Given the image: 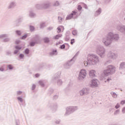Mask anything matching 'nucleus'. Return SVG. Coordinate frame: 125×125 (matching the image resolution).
Here are the masks:
<instances>
[{
	"instance_id": "nucleus-1",
	"label": "nucleus",
	"mask_w": 125,
	"mask_h": 125,
	"mask_svg": "<svg viewBox=\"0 0 125 125\" xmlns=\"http://www.w3.org/2000/svg\"><path fill=\"white\" fill-rule=\"evenodd\" d=\"M119 39H120L119 34L110 32L104 38H103L102 42L105 46H109L112 44L113 41H118Z\"/></svg>"
},
{
	"instance_id": "nucleus-2",
	"label": "nucleus",
	"mask_w": 125,
	"mask_h": 125,
	"mask_svg": "<svg viewBox=\"0 0 125 125\" xmlns=\"http://www.w3.org/2000/svg\"><path fill=\"white\" fill-rule=\"evenodd\" d=\"M99 62H100V59L97 55L91 54L88 57L87 61L84 62V65L86 66L88 65L94 66V65H97Z\"/></svg>"
},
{
	"instance_id": "nucleus-3",
	"label": "nucleus",
	"mask_w": 125,
	"mask_h": 125,
	"mask_svg": "<svg viewBox=\"0 0 125 125\" xmlns=\"http://www.w3.org/2000/svg\"><path fill=\"white\" fill-rule=\"evenodd\" d=\"M116 73V67L113 65H109L107 66L105 70L104 71V76H112Z\"/></svg>"
},
{
	"instance_id": "nucleus-4",
	"label": "nucleus",
	"mask_w": 125,
	"mask_h": 125,
	"mask_svg": "<svg viewBox=\"0 0 125 125\" xmlns=\"http://www.w3.org/2000/svg\"><path fill=\"white\" fill-rule=\"evenodd\" d=\"M96 51L97 54H98L101 58H104L106 50L103 46L101 45H98Z\"/></svg>"
},
{
	"instance_id": "nucleus-5",
	"label": "nucleus",
	"mask_w": 125,
	"mask_h": 125,
	"mask_svg": "<svg viewBox=\"0 0 125 125\" xmlns=\"http://www.w3.org/2000/svg\"><path fill=\"white\" fill-rule=\"evenodd\" d=\"M47 107L50 109V110H51L53 113H54V112H56V110H57V108H58V105L57 103L50 101L47 105Z\"/></svg>"
},
{
	"instance_id": "nucleus-6",
	"label": "nucleus",
	"mask_w": 125,
	"mask_h": 125,
	"mask_svg": "<svg viewBox=\"0 0 125 125\" xmlns=\"http://www.w3.org/2000/svg\"><path fill=\"white\" fill-rule=\"evenodd\" d=\"M78 110V106H69L66 108V112L64 114V116H67Z\"/></svg>"
},
{
	"instance_id": "nucleus-7",
	"label": "nucleus",
	"mask_w": 125,
	"mask_h": 125,
	"mask_svg": "<svg viewBox=\"0 0 125 125\" xmlns=\"http://www.w3.org/2000/svg\"><path fill=\"white\" fill-rule=\"evenodd\" d=\"M80 53L79 51H78L75 55V56L70 61H68L64 65V67L65 69H69L70 66H72L74 63H75V60H74L75 56H78Z\"/></svg>"
},
{
	"instance_id": "nucleus-8",
	"label": "nucleus",
	"mask_w": 125,
	"mask_h": 125,
	"mask_svg": "<svg viewBox=\"0 0 125 125\" xmlns=\"http://www.w3.org/2000/svg\"><path fill=\"white\" fill-rule=\"evenodd\" d=\"M86 77V70L84 69H82L79 73L78 76V80L82 81Z\"/></svg>"
},
{
	"instance_id": "nucleus-9",
	"label": "nucleus",
	"mask_w": 125,
	"mask_h": 125,
	"mask_svg": "<svg viewBox=\"0 0 125 125\" xmlns=\"http://www.w3.org/2000/svg\"><path fill=\"white\" fill-rule=\"evenodd\" d=\"M80 95L81 96H83V95H87L89 93V89L84 88L82 89L79 91Z\"/></svg>"
},
{
	"instance_id": "nucleus-10",
	"label": "nucleus",
	"mask_w": 125,
	"mask_h": 125,
	"mask_svg": "<svg viewBox=\"0 0 125 125\" xmlns=\"http://www.w3.org/2000/svg\"><path fill=\"white\" fill-rule=\"evenodd\" d=\"M50 6H51V2L50 1L47 0L42 3L43 9H47V8H49Z\"/></svg>"
},
{
	"instance_id": "nucleus-11",
	"label": "nucleus",
	"mask_w": 125,
	"mask_h": 125,
	"mask_svg": "<svg viewBox=\"0 0 125 125\" xmlns=\"http://www.w3.org/2000/svg\"><path fill=\"white\" fill-rule=\"evenodd\" d=\"M60 76H61V71H59L57 73L55 74V76L52 77V81L54 83H56V81L59 78H60Z\"/></svg>"
},
{
	"instance_id": "nucleus-12",
	"label": "nucleus",
	"mask_w": 125,
	"mask_h": 125,
	"mask_svg": "<svg viewBox=\"0 0 125 125\" xmlns=\"http://www.w3.org/2000/svg\"><path fill=\"white\" fill-rule=\"evenodd\" d=\"M23 21V17H19V18L14 22V25L15 27H18L20 25V23Z\"/></svg>"
},
{
	"instance_id": "nucleus-13",
	"label": "nucleus",
	"mask_w": 125,
	"mask_h": 125,
	"mask_svg": "<svg viewBox=\"0 0 125 125\" xmlns=\"http://www.w3.org/2000/svg\"><path fill=\"white\" fill-rule=\"evenodd\" d=\"M37 17V14L34 12V10L30 9L29 13V17L30 18H35Z\"/></svg>"
},
{
	"instance_id": "nucleus-14",
	"label": "nucleus",
	"mask_w": 125,
	"mask_h": 125,
	"mask_svg": "<svg viewBox=\"0 0 125 125\" xmlns=\"http://www.w3.org/2000/svg\"><path fill=\"white\" fill-rule=\"evenodd\" d=\"M76 14H77V12H76V11H72L71 14H70L66 17L65 20H70V19H72L74 15H76Z\"/></svg>"
},
{
	"instance_id": "nucleus-15",
	"label": "nucleus",
	"mask_w": 125,
	"mask_h": 125,
	"mask_svg": "<svg viewBox=\"0 0 125 125\" xmlns=\"http://www.w3.org/2000/svg\"><path fill=\"white\" fill-rule=\"evenodd\" d=\"M107 57L110 58L111 59H114L116 57V54L114 52L110 51L107 54Z\"/></svg>"
},
{
	"instance_id": "nucleus-16",
	"label": "nucleus",
	"mask_w": 125,
	"mask_h": 125,
	"mask_svg": "<svg viewBox=\"0 0 125 125\" xmlns=\"http://www.w3.org/2000/svg\"><path fill=\"white\" fill-rule=\"evenodd\" d=\"M40 38L39 35H36L34 37H33V39H32V40L37 44L40 42Z\"/></svg>"
},
{
	"instance_id": "nucleus-17",
	"label": "nucleus",
	"mask_w": 125,
	"mask_h": 125,
	"mask_svg": "<svg viewBox=\"0 0 125 125\" xmlns=\"http://www.w3.org/2000/svg\"><path fill=\"white\" fill-rule=\"evenodd\" d=\"M91 86H92V87H97L98 86V84L97 83V81L95 80H93L92 81Z\"/></svg>"
},
{
	"instance_id": "nucleus-18",
	"label": "nucleus",
	"mask_w": 125,
	"mask_h": 125,
	"mask_svg": "<svg viewBox=\"0 0 125 125\" xmlns=\"http://www.w3.org/2000/svg\"><path fill=\"white\" fill-rule=\"evenodd\" d=\"M70 35H71V32L70 31H67L65 33V41L66 42H69L70 41Z\"/></svg>"
},
{
	"instance_id": "nucleus-19",
	"label": "nucleus",
	"mask_w": 125,
	"mask_h": 125,
	"mask_svg": "<svg viewBox=\"0 0 125 125\" xmlns=\"http://www.w3.org/2000/svg\"><path fill=\"white\" fill-rule=\"evenodd\" d=\"M15 6H16V2H15V1H12L10 3L8 8V9H10L11 8H13V7H14Z\"/></svg>"
},
{
	"instance_id": "nucleus-20",
	"label": "nucleus",
	"mask_w": 125,
	"mask_h": 125,
	"mask_svg": "<svg viewBox=\"0 0 125 125\" xmlns=\"http://www.w3.org/2000/svg\"><path fill=\"white\" fill-rule=\"evenodd\" d=\"M89 75L90 78H94L95 77V70H91L89 72Z\"/></svg>"
},
{
	"instance_id": "nucleus-21",
	"label": "nucleus",
	"mask_w": 125,
	"mask_h": 125,
	"mask_svg": "<svg viewBox=\"0 0 125 125\" xmlns=\"http://www.w3.org/2000/svg\"><path fill=\"white\" fill-rule=\"evenodd\" d=\"M101 12H102V9H101V8H99L98 10L96 11L95 13V16H99V15H100V14H101Z\"/></svg>"
},
{
	"instance_id": "nucleus-22",
	"label": "nucleus",
	"mask_w": 125,
	"mask_h": 125,
	"mask_svg": "<svg viewBox=\"0 0 125 125\" xmlns=\"http://www.w3.org/2000/svg\"><path fill=\"white\" fill-rule=\"evenodd\" d=\"M124 25H118L117 26V30L120 32L121 33H123V28Z\"/></svg>"
},
{
	"instance_id": "nucleus-23",
	"label": "nucleus",
	"mask_w": 125,
	"mask_h": 125,
	"mask_svg": "<svg viewBox=\"0 0 125 125\" xmlns=\"http://www.w3.org/2000/svg\"><path fill=\"white\" fill-rule=\"evenodd\" d=\"M57 50L53 49L52 52L49 53L50 56H53V55H57Z\"/></svg>"
},
{
	"instance_id": "nucleus-24",
	"label": "nucleus",
	"mask_w": 125,
	"mask_h": 125,
	"mask_svg": "<svg viewBox=\"0 0 125 125\" xmlns=\"http://www.w3.org/2000/svg\"><path fill=\"white\" fill-rule=\"evenodd\" d=\"M125 69V62H122L120 64L119 70H124Z\"/></svg>"
},
{
	"instance_id": "nucleus-25",
	"label": "nucleus",
	"mask_w": 125,
	"mask_h": 125,
	"mask_svg": "<svg viewBox=\"0 0 125 125\" xmlns=\"http://www.w3.org/2000/svg\"><path fill=\"white\" fill-rule=\"evenodd\" d=\"M65 47H66L65 49ZM70 48V45H69V44L65 43V44H63V49H65V50H68V49Z\"/></svg>"
},
{
	"instance_id": "nucleus-26",
	"label": "nucleus",
	"mask_w": 125,
	"mask_h": 125,
	"mask_svg": "<svg viewBox=\"0 0 125 125\" xmlns=\"http://www.w3.org/2000/svg\"><path fill=\"white\" fill-rule=\"evenodd\" d=\"M35 7L37 9H41L42 8V4H37L35 5Z\"/></svg>"
},
{
	"instance_id": "nucleus-27",
	"label": "nucleus",
	"mask_w": 125,
	"mask_h": 125,
	"mask_svg": "<svg viewBox=\"0 0 125 125\" xmlns=\"http://www.w3.org/2000/svg\"><path fill=\"white\" fill-rule=\"evenodd\" d=\"M23 53H24V54H25V55H28V54H29L30 53V49H29V48H26L24 50Z\"/></svg>"
},
{
	"instance_id": "nucleus-28",
	"label": "nucleus",
	"mask_w": 125,
	"mask_h": 125,
	"mask_svg": "<svg viewBox=\"0 0 125 125\" xmlns=\"http://www.w3.org/2000/svg\"><path fill=\"white\" fill-rule=\"evenodd\" d=\"M44 42L45 43H48L50 41L49 40V38L48 37H45L43 38Z\"/></svg>"
},
{
	"instance_id": "nucleus-29",
	"label": "nucleus",
	"mask_w": 125,
	"mask_h": 125,
	"mask_svg": "<svg viewBox=\"0 0 125 125\" xmlns=\"http://www.w3.org/2000/svg\"><path fill=\"white\" fill-rule=\"evenodd\" d=\"M57 83L58 85H59V86H60V85H62V83H63V82L61 79L58 80Z\"/></svg>"
},
{
	"instance_id": "nucleus-30",
	"label": "nucleus",
	"mask_w": 125,
	"mask_h": 125,
	"mask_svg": "<svg viewBox=\"0 0 125 125\" xmlns=\"http://www.w3.org/2000/svg\"><path fill=\"white\" fill-rule=\"evenodd\" d=\"M61 37H62V34H58L54 36L53 39L54 40H58V39H59V38H61Z\"/></svg>"
},
{
	"instance_id": "nucleus-31",
	"label": "nucleus",
	"mask_w": 125,
	"mask_h": 125,
	"mask_svg": "<svg viewBox=\"0 0 125 125\" xmlns=\"http://www.w3.org/2000/svg\"><path fill=\"white\" fill-rule=\"evenodd\" d=\"M110 94L112 95L113 98H117V97H118L117 95L116 94L115 92H111Z\"/></svg>"
},
{
	"instance_id": "nucleus-32",
	"label": "nucleus",
	"mask_w": 125,
	"mask_h": 125,
	"mask_svg": "<svg viewBox=\"0 0 125 125\" xmlns=\"http://www.w3.org/2000/svg\"><path fill=\"white\" fill-rule=\"evenodd\" d=\"M4 38H8V34H1V35H0V39H4Z\"/></svg>"
},
{
	"instance_id": "nucleus-33",
	"label": "nucleus",
	"mask_w": 125,
	"mask_h": 125,
	"mask_svg": "<svg viewBox=\"0 0 125 125\" xmlns=\"http://www.w3.org/2000/svg\"><path fill=\"white\" fill-rule=\"evenodd\" d=\"M53 92H54V90H53V89H52V88L49 89L48 92V95L50 96V95H51V94H52L53 93Z\"/></svg>"
},
{
	"instance_id": "nucleus-34",
	"label": "nucleus",
	"mask_w": 125,
	"mask_h": 125,
	"mask_svg": "<svg viewBox=\"0 0 125 125\" xmlns=\"http://www.w3.org/2000/svg\"><path fill=\"white\" fill-rule=\"evenodd\" d=\"M15 33L17 36H20L22 35V31H21V30H16Z\"/></svg>"
},
{
	"instance_id": "nucleus-35",
	"label": "nucleus",
	"mask_w": 125,
	"mask_h": 125,
	"mask_svg": "<svg viewBox=\"0 0 125 125\" xmlns=\"http://www.w3.org/2000/svg\"><path fill=\"white\" fill-rule=\"evenodd\" d=\"M29 28L30 32H34V31H35V26L33 25H29Z\"/></svg>"
},
{
	"instance_id": "nucleus-36",
	"label": "nucleus",
	"mask_w": 125,
	"mask_h": 125,
	"mask_svg": "<svg viewBox=\"0 0 125 125\" xmlns=\"http://www.w3.org/2000/svg\"><path fill=\"white\" fill-rule=\"evenodd\" d=\"M36 44H38V43H37L35 42L34 41H31L30 43H29V45L30 46H35V45Z\"/></svg>"
},
{
	"instance_id": "nucleus-37",
	"label": "nucleus",
	"mask_w": 125,
	"mask_h": 125,
	"mask_svg": "<svg viewBox=\"0 0 125 125\" xmlns=\"http://www.w3.org/2000/svg\"><path fill=\"white\" fill-rule=\"evenodd\" d=\"M6 55L7 56H11L12 55V53L11 52V51H6Z\"/></svg>"
},
{
	"instance_id": "nucleus-38",
	"label": "nucleus",
	"mask_w": 125,
	"mask_h": 125,
	"mask_svg": "<svg viewBox=\"0 0 125 125\" xmlns=\"http://www.w3.org/2000/svg\"><path fill=\"white\" fill-rule=\"evenodd\" d=\"M7 68H8L9 70H13V65H12V64H8Z\"/></svg>"
},
{
	"instance_id": "nucleus-39",
	"label": "nucleus",
	"mask_w": 125,
	"mask_h": 125,
	"mask_svg": "<svg viewBox=\"0 0 125 125\" xmlns=\"http://www.w3.org/2000/svg\"><path fill=\"white\" fill-rule=\"evenodd\" d=\"M15 48L19 51V50H21V49H22V47H20L19 45H16L15 46Z\"/></svg>"
},
{
	"instance_id": "nucleus-40",
	"label": "nucleus",
	"mask_w": 125,
	"mask_h": 125,
	"mask_svg": "<svg viewBox=\"0 0 125 125\" xmlns=\"http://www.w3.org/2000/svg\"><path fill=\"white\" fill-rule=\"evenodd\" d=\"M53 5V6H58L59 5V1H56L54 2Z\"/></svg>"
},
{
	"instance_id": "nucleus-41",
	"label": "nucleus",
	"mask_w": 125,
	"mask_h": 125,
	"mask_svg": "<svg viewBox=\"0 0 125 125\" xmlns=\"http://www.w3.org/2000/svg\"><path fill=\"white\" fill-rule=\"evenodd\" d=\"M17 99L18 101H19V102H21V103H23V99L22 98V97H18L17 98Z\"/></svg>"
},
{
	"instance_id": "nucleus-42",
	"label": "nucleus",
	"mask_w": 125,
	"mask_h": 125,
	"mask_svg": "<svg viewBox=\"0 0 125 125\" xmlns=\"http://www.w3.org/2000/svg\"><path fill=\"white\" fill-rule=\"evenodd\" d=\"M72 34L73 36H77L78 34V31L76 30H74L72 31Z\"/></svg>"
},
{
	"instance_id": "nucleus-43",
	"label": "nucleus",
	"mask_w": 125,
	"mask_h": 125,
	"mask_svg": "<svg viewBox=\"0 0 125 125\" xmlns=\"http://www.w3.org/2000/svg\"><path fill=\"white\" fill-rule=\"evenodd\" d=\"M9 41H10V38H5V39H3V42H7Z\"/></svg>"
},
{
	"instance_id": "nucleus-44",
	"label": "nucleus",
	"mask_w": 125,
	"mask_h": 125,
	"mask_svg": "<svg viewBox=\"0 0 125 125\" xmlns=\"http://www.w3.org/2000/svg\"><path fill=\"white\" fill-rule=\"evenodd\" d=\"M43 67H44V64L41 63V64H40L38 70H41V69H42V68H43Z\"/></svg>"
},
{
	"instance_id": "nucleus-45",
	"label": "nucleus",
	"mask_w": 125,
	"mask_h": 125,
	"mask_svg": "<svg viewBox=\"0 0 125 125\" xmlns=\"http://www.w3.org/2000/svg\"><path fill=\"white\" fill-rule=\"evenodd\" d=\"M39 84H40V85H41V86H42V87H44V84L43 83V82L42 81H40L39 82Z\"/></svg>"
},
{
	"instance_id": "nucleus-46",
	"label": "nucleus",
	"mask_w": 125,
	"mask_h": 125,
	"mask_svg": "<svg viewBox=\"0 0 125 125\" xmlns=\"http://www.w3.org/2000/svg\"><path fill=\"white\" fill-rule=\"evenodd\" d=\"M27 37H28V34H25V35L22 36L21 38V40H25V39H27Z\"/></svg>"
},
{
	"instance_id": "nucleus-47",
	"label": "nucleus",
	"mask_w": 125,
	"mask_h": 125,
	"mask_svg": "<svg viewBox=\"0 0 125 125\" xmlns=\"http://www.w3.org/2000/svg\"><path fill=\"white\" fill-rule=\"evenodd\" d=\"M24 54H20L19 55V58H20V59H23V58H24Z\"/></svg>"
},
{
	"instance_id": "nucleus-48",
	"label": "nucleus",
	"mask_w": 125,
	"mask_h": 125,
	"mask_svg": "<svg viewBox=\"0 0 125 125\" xmlns=\"http://www.w3.org/2000/svg\"><path fill=\"white\" fill-rule=\"evenodd\" d=\"M58 97H59V96H58V95H55L53 97V100H56L57 99H58Z\"/></svg>"
},
{
	"instance_id": "nucleus-49",
	"label": "nucleus",
	"mask_w": 125,
	"mask_h": 125,
	"mask_svg": "<svg viewBox=\"0 0 125 125\" xmlns=\"http://www.w3.org/2000/svg\"><path fill=\"white\" fill-rule=\"evenodd\" d=\"M45 25V23H42L40 24V28H41V29H43V28H44Z\"/></svg>"
},
{
	"instance_id": "nucleus-50",
	"label": "nucleus",
	"mask_w": 125,
	"mask_h": 125,
	"mask_svg": "<svg viewBox=\"0 0 125 125\" xmlns=\"http://www.w3.org/2000/svg\"><path fill=\"white\" fill-rule=\"evenodd\" d=\"M120 114V109H117L114 112V115H119Z\"/></svg>"
},
{
	"instance_id": "nucleus-51",
	"label": "nucleus",
	"mask_w": 125,
	"mask_h": 125,
	"mask_svg": "<svg viewBox=\"0 0 125 125\" xmlns=\"http://www.w3.org/2000/svg\"><path fill=\"white\" fill-rule=\"evenodd\" d=\"M22 94V91H17V96H19V95H21Z\"/></svg>"
},
{
	"instance_id": "nucleus-52",
	"label": "nucleus",
	"mask_w": 125,
	"mask_h": 125,
	"mask_svg": "<svg viewBox=\"0 0 125 125\" xmlns=\"http://www.w3.org/2000/svg\"><path fill=\"white\" fill-rule=\"evenodd\" d=\"M58 19L60 23H61V22H62V20H63V18H62L61 17H58Z\"/></svg>"
},
{
	"instance_id": "nucleus-53",
	"label": "nucleus",
	"mask_w": 125,
	"mask_h": 125,
	"mask_svg": "<svg viewBox=\"0 0 125 125\" xmlns=\"http://www.w3.org/2000/svg\"><path fill=\"white\" fill-rule=\"evenodd\" d=\"M36 88V84H32V90H35V89Z\"/></svg>"
},
{
	"instance_id": "nucleus-54",
	"label": "nucleus",
	"mask_w": 125,
	"mask_h": 125,
	"mask_svg": "<svg viewBox=\"0 0 125 125\" xmlns=\"http://www.w3.org/2000/svg\"><path fill=\"white\" fill-rule=\"evenodd\" d=\"M74 42H75V39H71V42H70L71 44H73Z\"/></svg>"
},
{
	"instance_id": "nucleus-55",
	"label": "nucleus",
	"mask_w": 125,
	"mask_h": 125,
	"mask_svg": "<svg viewBox=\"0 0 125 125\" xmlns=\"http://www.w3.org/2000/svg\"><path fill=\"white\" fill-rule=\"evenodd\" d=\"M4 68H3V66H1V67H0V72H4Z\"/></svg>"
},
{
	"instance_id": "nucleus-56",
	"label": "nucleus",
	"mask_w": 125,
	"mask_h": 125,
	"mask_svg": "<svg viewBox=\"0 0 125 125\" xmlns=\"http://www.w3.org/2000/svg\"><path fill=\"white\" fill-rule=\"evenodd\" d=\"M61 122V121L60 120H56L55 123V124H56L57 125H59V124H60V122Z\"/></svg>"
},
{
	"instance_id": "nucleus-57",
	"label": "nucleus",
	"mask_w": 125,
	"mask_h": 125,
	"mask_svg": "<svg viewBox=\"0 0 125 125\" xmlns=\"http://www.w3.org/2000/svg\"><path fill=\"white\" fill-rule=\"evenodd\" d=\"M19 52V51L18 50H15L14 51V54L16 55Z\"/></svg>"
},
{
	"instance_id": "nucleus-58",
	"label": "nucleus",
	"mask_w": 125,
	"mask_h": 125,
	"mask_svg": "<svg viewBox=\"0 0 125 125\" xmlns=\"http://www.w3.org/2000/svg\"><path fill=\"white\" fill-rule=\"evenodd\" d=\"M57 33H60V32H61V28H60V26H59L58 28H57Z\"/></svg>"
},
{
	"instance_id": "nucleus-59",
	"label": "nucleus",
	"mask_w": 125,
	"mask_h": 125,
	"mask_svg": "<svg viewBox=\"0 0 125 125\" xmlns=\"http://www.w3.org/2000/svg\"><path fill=\"white\" fill-rule=\"evenodd\" d=\"M119 107H120V106L119 103L115 105L116 109H119Z\"/></svg>"
},
{
	"instance_id": "nucleus-60",
	"label": "nucleus",
	"mask_w": 125,
	"mask_h": 125,
	"mask_svg": "<svg viewBox=\"0 0 125 125\" xmlns=\"http://www.w3.org/2000/svg\"><path fill=\"white\" fill-rule=\"evenodd\" d=\"M82 6H81V5H78V10H82Z\"/></svg>"
},
{
	"instance_id": "nucleus-61",
	"label": "nucleus",
	"mask_w": 125,
	"mask_h": 125,
	"mask_svg": "<svg viewBox=\"0 0 125 125\" xmlns=\"http://www.w3.org/2000/svg\"><path fill=\"white\" fill-rule=\"evenodd\" d=\"M53 27H49L47 28L48 31H51V30H53Z\"/></svg>"
},
{
	"instance_id": "nucleus-62",
	"label": "nucleus",
	"mask_w": 125,
	"mask_h": 125,
	"mask_svg": "<svg viewBox=\"0 0 125 125\" xmlns=\"http://www.w3.org/2000/svg\"><path fill=\"white\" fill-rule=\"evenodd\" d=\"M121 105H124V104H125V100L122 101L120 103Z\"/></svg>"
},
{
	"instance_id": "nucleus-63",
	"label": "nucleus",
	"mask_w": 125,
	"mask_h": 125,
	"mask_svg": "<svg viewBox=\"0 0 125 125\" xmlns=\"http://www.w3.org/2000/svg\"><path fill=\"white\" fill-rule=\"evenodd\" d=\"M20 124V123L19 122V121L18 120H16V125H19V124Z\"/></svg>"
},
{
	"instance_id": "nucleus-64",
	"label": "nucleus",
	"mask_w": 125,
	"mask_h": 125,
	"mask_svg": "<svg viewBox=\"0 0 125 125\" xmlns=\"http://www.w3.org/2000/svg\"><path fill=\"white\" fill-rule=\"evenodd\" d=\"M122 113H123V114H125V107L123 108V109H122Z\"/></svg>"
}]
</instances>
